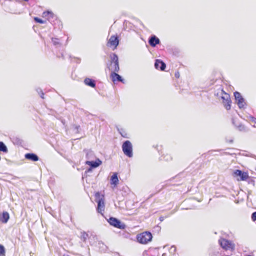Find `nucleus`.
I'll list each match as a JSON object with an SVG mask.
<instances>
[{"label": "nucleus", "instance_id": "nucleus-1", "mask_svg": "<svg viewBox=\"0 0 256 256\" xmlns=\"http://www.w3.org/2000/svg\"><path fill=\"white\" fill-rule=\"evenodd\" d=\"M152 236L149 232H145L137 235L138 242L142 244H146L152 240Z\"/></svg>", "mask_w": 256, "mask_h": 256}, {"label": "nucleus", "instance_id": "nucleus-2", "mask_svg": "<svg viewBox=\"0 0 256 256\" xmlns=\"http://www.w3.org/2000/svg\"><path fill=\"white\" fill-rule=\"evenodd\" d=\"M108 69L111 72H118L120 70L118 56L115 54H113L111 56V62Z\"/></svg>", "mask_w": 256, "mask_h": 256}, {"label": "nucleus", "instance_id": "nucleus-3", "mask_svg": "<svg viewBox=\"0 0 256 256\" xmlns=\"http://www.w3.org/2000/svg\"><path fill=\"white\" fill-rule=\"evenodd\" d=\"M122 151L125 155L129 158L132 156V147L129 140L125 141L122 146Z\"/></svg>", "mask_w": 256, "mask_h": 256}, {"label": "nucleus", "instance_id": "nucleus-4", "mask_svg": "<svg viewBox=\"0 0 256 256\" xmlns=\"http://www.w3.org/2000/svg\"><path fill=\"white\" fill-rule=\"evenodd\" d=\"M108 221L111 226L121 230H124L126 227L125 224L114 217H110Z\"/></svg>", "mask_w": 256, "mask_h": 256}, {"label": "nucleus", "instance_id": "nucleus-5", "mask_svg": "<svg viewBox=\"0 0 256 256\" xmlns=\"http://www.w3.org/2000/svg\"><path fill=\"white\" fill-rule=\"evenodd\" d=\"M95 196L98 199V208L97 210L99 213L102 214L104 210V200L102 198H100V194L99 192H97L95 194Z\"/></svg>", "mask_w": 256, "mask_h": 256}, {"label": "nucleus", "instance_id": "nucleus-6", "mask_svg": "<svg viewBox=\"0 0 256 256\" xmlns=\"http://www.w3.org/2000/svg\"><path fill=\"white\" fill-rule=\"evenodd\" d=\"M234 96L235 98L236 103L237 104L239 108H244V106L246 104V102H244V98H242L241 94L239 92H234Z\"/></svg>", "mask_w": 256, "mask_h": 256}, {"label": "nucleus", "instance_id": "nucleus-7", "mask_svg": "<svg viewBox=\"0 0 256 256\" xmlns=\"http://www.w3.org/2000/svg\"><path fill=\"white\" fill-rule=\"evenodd\" d=\"M219 244L224 249L226 250H232L234 248V245L230 241L224 238L219 240Z\"/></svg>", "mask_w": 256, "mask_h": 256}, {"label": "nucleus", "instance_id": "nucleus-8", "mask_svg": "<svg viewBox=\"0 0 256 256\" xmlns=\"http://www.w3.org/2000/svg\"><path fill=\"white\" fill-rule=\"evenodd\" d=\"M119 40L118 36H112L110 38L108 43L107 46L108 47L114 46V48H116L118 45Z\"/></svg>", "mask_w": 256, "mask_h": 256}, {"label": "nucleus", "instance_id": "nucleus-9", "mask_svg": "<svg viewBox=\"0 0 256 256\" xmlns=\"http://www.w3.org/2000/svg\"><path fill=\"white\" fill-rule=\"evenodd\" d=\"M234 176H240V178H238V180H246L248 177V174L243 172L240 170H236L234 172Z\"/></svg>", "mask_w": 256, "mask_h": 256}, {"label": "nucleus", "instance_id": "nucleus-10", "mask_svg": "<svg viewBox=\"0 0 256 256\" xmlns=\"http://www.w3.org/2000/svg\"><path fill=\"white\" fill-rule=\"evenodd\" d=\"M102 164V162L99 159L96 158L95 161L87 160L86 162V164L90 166L91 168H96L100 166Z\"/></svg>", "mask_w": 256, "mask_h": 256}, {"label": "nucleus", "instance_id": "nucleus-11", "mask_svg": "<svg viewBox=\"0 0 256 256\" xmlns=\"http://www.w3.org/2000/svg\"><path fill=\"white\" fill-rule=\"evenodd\" d=\"M154 67L157 70H164L166 65L164 62L160 60H156L154 62Z\"/></svg>", "mask_w": 256, "mask_h": 256}, {"label": "nucleus", "instance_id": "nucleus-12", "mask_svg": "<svg viewBox=\"0 0 256 256\" xmlns=\"http://www.w3.org/2000/svg\"><path fill=\"white\" fill-rule=\"evenodd\" d=\"M148 43L152 46L154 47L160 43V40L158 38L154 35L150 38Z\"/></svg>", "mask_w": 256, "mask_h": 256}, {"label": "nucleus", "instance_id": "nucleus-13", "mask_svg": "<svg viewBox=\"0 0 256 256\" xmlns=\"http://www.w3.org/2000/svg\"><path fill=\"white\" fill-rule=\"evenodd\" d=\"M26 159L32 162H36L39 160L38 156L34 153H27L24 155Z\"/></svg>", "mask_w": 256, "mask_h": 256}, {"label": "nucleus", "instance_id": "nucleus-14", "mask_svg": "<svg viewBox=\"0 0 256 256\" xmlns=\"http://www.w3.org/2000/svg\"><path fill=\"white\" fill-rule=\"evenodd\" d=\"M116 72H111L110 76V78H111L112 80L114 82H115L116 81L122 82L123 79L122 78V76L120 75H119Z\"/></svg>", "mask_w": 256, "mask_h": 256}, {"label": "nucleus", "instance_id": "nucleus-15", "mask_svg": "<svg viewBox=\"0 0 256 256\" xmlns=\"http://www.w3.org/2000/svg\"><path fill=\"white\" fill-rule=\"evenodd\" d=\"M84 84L92 88H94L96 86V83L94 80L90 78H86L84 80Z\"/></svg>", "mask_w": 256, "mask_h": 256}, {"label": "nucleus", "instance_id": "nucleus-16", "mask_svg": "<svg viewBox=\"0 0 256 256\" xmlns=\"http://www.w3.org/2000/svg\"><path fill=\"white\" fill-rule=\"evenodd\" d=\"M10 218V216L8 212H4L1 216V222L6 223Z\"/></svg>", "mask_w": 256, "mask_h": 256}, {"label": "nucleus", "instance_id": "nucleus-17", "mask_svg": "<svg viewBox=\"0 0 256 256\" xmlns=\"http://www.w3.org/2000/svg\"><path fill=\"white\" fill-rule=\"evenodd\" d=\"M118 182V174L116 172L114 173L110 178V184L116 186Z\"/></svg>", "mask_w": 256, "mask_h": 256}, {"label": "nucleus", "instance_id": "nucleus-18", "mask_svg": "<svg viewBox=\"0 0 256 256\" xmlns=\"http://www.w3.org/2000/svg\"><path fill=\"white\" fill-rule=\"evenodd\" d=\"M118 130L122 137L126 138H128V134L124 129L122 128H118Z\"/></svg>", "mask_w": 256, "mask_h": 256}, {"label": "nucleus", "instance_id": "nucleus-19", "mask_svg": "<svg viewBox=\"0 0 256 256\" xmlns=\"http://www.w3.org/2000/svg\"><path fill=\"white\" fill-rule=\"evenodd\" d=\"M94 152L91 150H88L86 154V158L88 160H92L94 158Z\"/></svg>", "mask_w": 256, "mask_h": 256}, {"label": "nucleus", "instance_id": "nucleus-20", "mask_svg": "<svg viewBox=\"0 0 256 256\" xmlns=\"http://www.w3.org/2000/svg\"><path fill=\"white\" fill-rule=\"evenodd\" d=\"M88 236V234L87 233H86V232H81L80 238L84 242H86V240H87Z\"/></svg>", "mask_w": 256, "mask_h": 256}, {"label": "nucleus", "instance_id": "nucleus-21", "mask_svg": "<svg viewBox=\"0 0 256 256\" xmlns=\"http://www.w3.org/2000/svg\"><path fill=\"white\" fill-rule=\"evenodd\" d=\"M230 102H231L230 100H228V101H226V102L224 101L223 102L224 106L228 110H230Z\"/></svg>", "mask_w": 256, "mask_h": 256}, {"label": "nucleus", "instance_id": "nucleus-22", "mask_svg": "<svg viewBox=\"0 0 256 256\" xmlns=\"http://www.w3.org/2000/svg\"><path fill=\"white\" fill-rule=\"evenodd\" d=\"M222 98L223 100V102H226L230 100V95L226 93H224V96H222Z\"/></svg>", "mask_w": 256, "mask_h": 256}, {"label": "nucleus", "instance_id": "nucleus-23", "mask_svg": "<svg viewBox=\"0 0 256 256\" xmlns=\"http://www.w3.org/2000/svg\"><path fill=\"white\" fill-rule=\"evenodd\" d=\"M1 152H8V148L6 144L2 142H1Z\"/></svg>", "mask_w": 256, "mask_h": 256}, {"label": "nucleus", "instance_id": "nucleus-24", "mask_svg": "<svg viewBox=\"0 0 256 256\" xmlns=\"http://www.w3.org/2000/svg\"><path fill=\"white\" fill-rule=\"evenodd\" d=\"M34 20L36 22L40 23V24H44V21L43 20H42V19H40L38 17H35L34 18Z\"/></svg>", "mask_w": 256, "mask_h": 256}, {"label": "nucleus", "instance_id": "nucleus-25", "mask_svg": "<svg viewBox=\"0 0 256 256\" xmlns=\"http://www.w3.org/2000/svg\"><path fill=\"white\" fill-rule=\"evenodd\" d=\"M52 42L54 46H56V45L60 44L58 40L56 38H52Z\"/></svg>", "mask_w": 256, "mask_h": 256}, {"label": "nucleus", "instance_id": "nucleus-26", "mask_svg": "<svg viewBox=\"0 0 256 256\" xmlns=\"http://www.w3.org/2000/svg\"><path fill=\"white\" fill-rule=\"evenodd\" d=\"M5 253V248L4 246L1 245V256H4Z\"/></svg>", "mask_w": 256, "mask_h": 256}, {"label": "nucleus", "instance_id": "nucleus-27", "mask_svg": "<svg viewBox=\"0 0 256 256\" xmlns=\"http://www.w3.org/2000/svg\"><path fill=\"white\" fill-rule=\"evenodd\" d=\"M252 219L253 221L256 220V212H254L252 214Z\"/></svg>", "mask_w": 256, "mask_h": 256}, {"label": "nucleus", "instance_id": "nucleus-28", "mask_svg": "<svg viewBox=\"0 0 256 256\" xmlns=\"http://www.w3.org/2000/svg\"><path fill=\"white\" fill-rule=\"evenodd\" d=\"M52 13L50 12H49V11H47L46 12H44L43 13V15H44V16H46L47 15H50V16H52Z\"/></svg>", "mask_w": 256, "mask_h": 256}, {"label": "nucleus", "instance_id": "nucleus-29", "mask_svg": "<svg viewBox=\"0 0 256 256\" xmlns=\"http://www.w3.org/2000/svg\"><path fill=\"white\" fill-rule=\"evenodd\" d=\"M238 130H240V131H244L245 130V127L243 125H240L238 126Z\"/></svg>", "mask_w": 256, "mask_h": 256}, {"label": "nucleus", "instance_id": "nucleus-30", "mask_svg": "<svg viewBox=\"0 0 256 256\" xmlns=\"http://www.w3.org/2000/svg\"><path fill=\"white\" fill-rule=\"evenodd\" d=\"M250 120L252 122L256 123V118L253 116H250Z\"/></svg>", "mask_w": 256, "mask_h": 256}, {"label": "nucleus", "instance_id": "nucleus-31", "mask_svg": "<svg viewBox=\"0 0 256 256\" xmlns=\"http://www.w3.org/2000/svg\"><path fill=\"white\" fill-rule=\"evenodd\" d=\"M92 168H91V167L90 166V168H88L86 170L85 173H88V172H91L92 170Z\"/></svg>", "mask_w": 256, "mask_h": 256}, {"label": "nucleus", "instance_id": "nucleus-32", "mask_svg": "<svg viewBox=\"0 0 256 256\" xmlns=\"http://www.w3.org/2000/svg\"><path fill=\"white\" fill-rule=\"evenodd\" d=\"M40 91L41 93V94H40V97L42 98H44V94L43 93V92H42V90H40Z\"/></svg>", "mask_w": 256, "mask_h": 256}, {"label": "nucleus", "instance_id": "nucleus-33", "mask_svg": "<svg viewBox=\"0 0 256 256\" xmlns=\"http://www.w3.org/2000/svg\"><path fill=\"white\" fill-rule=\"evenodd\" d=\"M160 221L162 222V221L164 220V217H163V216H160Z\"/></svg>", "mask_w": 256, "mask_h": 256}, {"label": "nucleus", "instance_id": "nucleus-34", "mask_svg": "<svg viewBox=\"0 0 256 256\" xmlns=\"http://www.w3.org/2000/svg\"><path fill=\"white\" fill-rule=\"evenodd\" d=\"M179 76H180V74H179V73H178V72H177V73H176V74H175V76H176V78H178V77H179Z\"/></svg>", "mask_w": 256, "mask_h": 256}, {"label": "nucleus", "instance_id": "nucleus-35", "mask_svg": "<svg viewBox=\"0 0 256 256\" xmlns=\"http://www.w3.org/2000/svg\"><path fill=\"white\" fill-rule=\"evenodd\" d=\"M171 249H174V250H175L176 248L174 246H172Z\"/></svg>", "mask_w": 256, "mask_h": 256}]
</instances>
